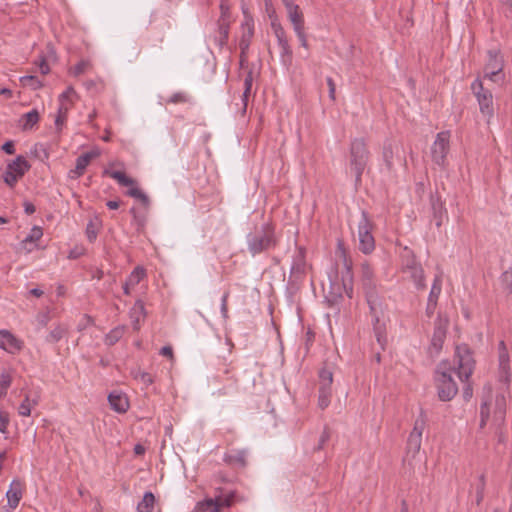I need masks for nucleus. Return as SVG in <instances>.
<instances>
[{"instance_id": "f257e3e1", "label": "nucleus", "mask_w": 512, "mask_h": 512, "mask_svg": "<svg viewBox=\"0 0 512 512\" xmlns=\"http://www.w3.org/2000/svg\"><path fill=\"white\" fill-rule=\"evenodd\" d=\"M457 371L446 361H442L435 371V382L438 397L441 401L452 400L458 392V386L452 378V372H456L461 381L466 382L473 373L475 361L468 347H457Z\"/></svg>"}, {"instance_id": "f03ea898", "label": "nucleus", "mask_w": 512, "mask_h": 512, "mask_svg": "<svg viewBox=\"0 0 512 512\" xmlns=\"http://www.w3.org/2000/svg\"><path fill=\"white\" fill-rule=\"evenodd\" d=\"M334 282L331 279V288L337 291L331 292L330 296H327L328 302L331 304L336 303L342 298V293L345 292L349 298H352L353 294V261L352 258H340L336 260L334 265Z\"/></svg>"}, {"instance_id": "7ed1b4c3", "label": "nucleus", "mask_w": 512, "mask_h": 512, "mask_svg": "<svg viewBox=\"0 0 512 512\" xmlns=\"http://www.w3.org/2000/svg\"><path fill=\"white\" fill-rule=\"evenodd\" d=\"M370 152L364 138H355L350 143L349 166L355 175L356 184L361 182V176L369 161Z\"/></svg>"}, {"instance_id": "20e7f679", "label": "nucleus", "mask_w": 512, "mask_h": 512, "mask_svg": "<svg viewBox=\"0 0 512 512\" xmlns=\"http://www.w3.org/2000/svg\"><path fill=\"white\" fill-rule=\"evenodd\" d=\"M276 243L274 226L271 223H265L251 235L249 249L253 254H259L275 247Z\"/></svg>"}, {"instance_id": "39448f33", "label": "nucleus", "mask_w": 512, "mask_h": 512, "mask_svg": "<svg viewBox=\"0 0 512 512\" xmlns=\"http://www.w3.org/2000/svg\"><path fill=\"white\" fill-rule=\"evenodd\" d=\"M471 90L478 101L480 112L484 116L491 118L494 114L492 92L484 88L483 82L479 78L472 82Z\"/></svg>"}, {"instance_id": "423d86ee", "label": "nucleus", "mask_w": 512, "mask_h": 512, "mask_svg": "<svg viewBox=\"0 0 512 512\" xmlns=\"http://www.w3.org/2000/svg\"><path fill=\"white\" fill-rule=\"evenodd\" d=\"M373 228L372 222L369 220L365 211H362V219L358 226L359 245L358 249L363 254H370L375 248V240L371 233Z\"/></svg>"}, {"instance_id": "0eeeda50", "label": "nucleus", "mask_w": 512, "mask_h": 512, "mask_svg": "<svg viewBox=\"0 0 512 512\" xmlns=\"http://www.w3.org/2000/svg\"><path fill=\"white\" fill-rule=\"evenodd\" d=\"M448 324L449 321L446 317H442L440 314L437 316L434 322V331L431 338V343L428 347V354L430 357L437 356L442 350L443 343L446 338Z\"/></svg>"}, {"instance_id": "6e6552de", "label": "nucleus", "mask_w": 512, "mask_h": 512, "mask_svg": "<svg viewBox=\"0 0 512 512\" xmlns=\"http://www.w3.org/2000/svg\"><path fill=\"white\" fill-rule=\"evenodd\" d=\"M450 132L442 131L437 134L436 140L431 147L432 160L439 166H444L446 156L449 152Z\"/></svg>"}, {"instance_id": "1a4fd4ad", "label": "nucleus", "mask_w": 512, "mask_h": 512, "mask_svg": "<svg viewBox=\"0 0 512 512\" xmlns=\"http://www.w3.org/2000/svg\"><path fill=\"white\" fill-rule=\"evenodd\" d=\"M271 28L274 32V35L277 39V43L279 47L281 48V58L284 65H291L292 63V49L289 45L288 38L286 35V32L279 22V19H274V21L271 23Z\"/></svg>"}, {"instance_id": "9d476101", "label": "nucleus", "mask_w": 512, "mask_h": 512, "mask_svg": "<svg viewBox=\"0 0 512 512\" xmlns=\"http://www.w3.org/2000/svg\"><path fill=\"white\" fill-rule=\"evenodd\" d=\"M498 380L504 384L511 382L510 355L503 340L498 344Z\"/></svg>"}, {"instance_id": "9b49d317", "label": "nucleus", "mask_w": 512, "mask_h": 512, "mask_svg": "<svg viewBox=\"0 0 512 512\" xmlns=\"http://www.w3.org/2000/svg\"><path fill=\"white\" fill-rule=\"evenodd\" d=\"M100 155V152L98 150H91L89 152L83 153L76 159V166L74 169L69 171V178L71 179H78L81 177L87 166L90 164V162L97 158Z\"/></svg>"}, {"instance_id": "f8f14e48", "label": "nucleus", "mask_w": 512, "mask_h": 512, "mask_svg": "<svg viewBox=\"0 0 512 512\" xmlns=\"http://www.w3.org/2000/svg\"><path fill=\"white\" fill-rule=\"evenodd\" d=\"M282 2L287 10V16L293 29L299 30V28L305 27L304 14L299 5L295 4L293 0H282Z\"/></svg>"}, {"instance_id": "ddd939ff", "label": "nucleus", "mask_w": 512, "mask_h": 512, "mask_svg": "<svg viewBox=\"0 0 512 512\" xmlns=\"http://www.w3.org/2000/svg\"><path fill=\"white\" fill-rule=\"evenodd\" d=\"M0 347L9 353H15L23 348V342L8 330H0Z\"/></svg>"}, {"instance_id": "4468645a", "label": "nucleus", "mask_w": 512, "mask_h": 512, "mask_svg": "<svg viewBox=\"0 0 512 512\" xmlns=\"http://www.w3.org/2000/svg\"><path fill=\"white\" fill-rule=\"evenodd\" d=\"M23 490H24V484L19 479H14L11 484L10 488L8 489L6 493L8 506L12 509H15L18 505L20 500L23 496Z\"/></svg>"}, {"instance_id": "2eb2a0df", "label": "nucleus", "mask_w": 512, "mask_h": 512, "mask_svg": "<svg viewBox=\"0 0 512 512\" xmlns=\"http://www.w3.org/2000/svg\"><path fill=\"white\" fill-rule=\"evenodd\" d=\"M431 209L433 214V221L437 228L441 227L443 224L444 217L447 216V211L441 201L440 196L436 194H432L430 196Z\"/></svg>"}, {"instance_id": "dca6fc26", "label": "nucleus", "mask_w": 512, "mask_h": 512, "mask_svg": "<svg viewBox=\"0 0 512 512\" xmlns=\"http://www.w3.org/2000/svg\"><path fill=\"white\" fill-rule=\"evenodd\" d=\"M111 408L118 413H125L129 408V401L125 394L113 391L108 395Z\"/></svg>"}, {"instance_id": "f3484780", "label": "nucleus", "mask_w": 512, "mask_h": 512, "mask_svg": "<svg viewBox=\"0 0 512 512\" xmlns=\"http://www.w3.org/2000/svg\"><path fill=\"white\" fill-rule=\"evenodd\" d=\"M6 168L21 179L25 173L30 170L31 165L24 156L18 155L13 161L7 164Z\"/></svg>"}, {"instance_id": "a211bd4d", "label": "nucleus", "mask_w": 512, "mask_h": 512, "mask_svg": "<svg viewBox=\"0 0 512 512\" xmlns=\"http://www.w3.org/2000/svg\"><path fill=\"white\" fill-rule=\"evenodd\" d=\"M311 269L305 258H294L291 265L290 277L293 281H299Z\"/></svg>"}, {"instance_id": "6ab92c4d", "label": "nucleus", "mask_w": 512, "mask_h": 512, "mask_svg": "<svg viewBox=\"0 0 512 512\" xmlns=\"http://www.w3.org/2000/svg\"><path fill=\"white\" fill-rule=\"evenodd\" d=\"M367 303L369 305V308H370V312L373 316V331H374V334H377V333H384L386 332V328H385V324H381L380 323V320H379V317L376 313V303H377V299H376V296L374 295V292H370V293H367Z\"/></svg>"}, {"instance_id": "aec40b11", "label": "nucleus", "mask_w": 512, "mask_h": 512, "mask_svg": "<svg viewBox=\"0 0 512 512\" xmlns=\"http://www.w3.org/2000/svg\"><path fill=\"white\" fill-rule=\"evenodd\" d=\"M218 491L220 492V494L216 495L214 500L217 501V505H219V512L221 511L222 508H229L236 501H239L235 490H230L225 493L224 489L219 488Z\"/></svg>"}, {"instance_id": "412c9836", "label": "nucleus", "mask_w": 512, "mask_h": 512, "mask_svg": "<svg viewBox=\"0 0 512 512\" xmlns=\"http://www.w3.org/2000/svg\"><path fill=\"white\" fill-rule=\"evenodd\" d=\"M488 61L485 64L484 71L497 70L502 72L504 67L503 58L500 55L499 50H489L488 51Z\"/></svg>"}, {"instance_id": "4be33fe9", "label": "nucleus", "mask_w": 512, "mask_h": 512, "mask_svg": "<svg viewBox=\"0 0 512 512\" xmlns=\"http://www.w3.org/2000/svg\"><path fill=\"white\" fill-rule=\"evenodd\" d=\"M406 268L410 271L411 277L413 278L416 286L423 289L425 287V282L422 267L416 263L414 258H412L411 263L407 264Z\"/></svg>"}, {"instance_id": "5701e85b", "label": "nucleus", "mask_w": 512, "mask_h": 512, "mask_svg": "<svg viewBox=\"0 0 512 512\" xmlns=\"http://www.w3.org/2000/svg\"><path fill=\"white\" fill-rule=\"evenodd\" d=\"M146 316L144 303L141 300H137L131 309V318L133 329L138 331L140 329V320Z\"/></svg>"}, {"instance_id": "b1692460", "label": "nucleus", "mask_w": 512, "mask_h": 512, "mask_svg": "<svg viewBox=\"0 0 512 512\" xmlns=\"http://www.w3.org/2000/svg\"><path fill=\"white\" fill-rule=\"evenodd\" d=\"M483 392L485 395L480 406V418H483V420H488L490 416L489 404L492 395V385L490 383L485 384L483 387Z\"/></svg>"}, {"instance_id": "393cba45", "label": "nucleus", "mask_w": 512, "mask_h": 512, "mask_svg": "<svg viewBox=\"0 0 512 512\" xmlns=\"http://www.w3.org/2000/svg\"><path fill=\"white\" fill-rule=\"evenodd\" d=\"M104 175H108L111 178L115 179L119 185L123 187H131L136 184V181L126 175L125 172L122 171H110L108 169H105L103 171Z\"/></svg>"}, {"instance_id": "a878e982", "label": "nucleus", "mask_w": 512, "mask_h": 512, "mask_svg": "<svg viewBox=\"0 0 512 512\" xmlns=\"http://www.w3.org/2000/svg\"><path fill=\"white\" fill-rule=\"evenodd\" d=\"M43 235V230L41 227L34 226L30 233L25 237V239L22 241L24 244L25 249L28 250V252L32 251V248L28 246L36 245L35 242L40 240V238Z\"/></svg>"}, {"instance_id": "bb28decb", "label": "nucleus", "mask_w": 512, "mask_h": 512, "mask_svg": "<svg viewBox=\"0 0 512 512\" xmlns=\"http://www.w3.org/2000/svg\"><path fill=\"white\" fill-rule=\"evenodd\" d=\"M155 496L152 492H146L143 499L137 505L138 512H152L155 504Z\"/></svg>"}, {"instance_id": "cd10ccee", "label": "nucleus", "mask_w": 512, "mask_h": 512, "mask_svg": "<svg viewBox=\"0 0 512 512\" xmlns=\"http://www.w3.org/2000/svg\"><path fill=\"white\" fill-rule=\"evenodd\" d=\"M126 330V326H117L113 328L106 336H105V344L108 346L115 345L124 335Z\"/></svg>"}, {"instance_id": "c85d7f7f", "label": "nucleus", "mask_w": 512, "mask_h": 512, "mask_svg": "<svg viewBox=\"0 0 512 512\" xmlns=\"http://www.w3.org/2000/svg\"><path fill=\"white\" fill-rule=\"evenodd\" d=\"M318 393V406L320 409L324 410L330 404L332 388L326 386H319Z\"/></svg>"}, {"instance_id": "c756f323", "label": "nucleus", "mask_w": 512, "mask_h": 512, "mask_svg": "<svg viewBox=\"0 0 512 512\" xmlns=\"http://www.w3.org/2000/svg\"><path fill=\"white\" fill-rule=\"evenodd\" d=\"M193 512H219V505L214 498H208L198 502Z\"/></svg>"}, {"instance_id": "7c9ffc66", "label": "nucleus", "mask_w": 512, "mask_h": 512, "mask_svg": "<svg viewBox=\"0 0 512 512\" xmlns=\"http://www.w3.org/2000/svg\"><path fill=\"white\" fill-rule=\"evenodd\" d=\"M383 160L387 169L390 171L393 168V156H394V146L390 140H387L383 144L382 151Z\"/></svg>"}, {"instance_id": "2f4dec72", "label": "nucleus", "mask_w": 512, "mask_h": 512, "mask_svg": "<svg viewBox=\"0 0 512 512\" xmlns=\"http://www.w3.org/2000/svg\"><path fill=\"white\" fill-rule=\"evenodd\" d=\"M506 413V400L503 394H498L495 399L494 417L496 420L504 421Z\"/></svg>"}, {"instance_id": "473e14b6", "label": "nucleus", "mask_w": 512, "mask_h": 512, "mask_svg": "<svg viewBox=\"0 0 512 512\" xmlns=\"http://www.w3.org/2000/svg\"><path fill=\"white\" fill-rule=\"evenodd\" d=\"M22 119L24 120L22 129L30 130L39 122L40 115L36 109H33V110L29 111L28 113L24 114L22 116Z\"/></svg>"}, {"instance_id": "72a5a7b5", "label": "nucleus", "mask_w": 512, "mask_h": 512, "mask_svg": "<svg viewBox=\"0 0 512 512\" xmlns=\"http://www.w3.org/2000/svg\"><path fill=\"white\" fill-rule=\"evenodd\" d=\"M421 443L422 437L409 434L406 446L407 455H412V457H415V455L420 451Z\"/></svg>"}, {"instance_id": "f704fd0d", "label": "nucleus", "mask_w": 512, "mask_h": 512, "mask_svg": "<svg viewBox=\"0 0 512 512\" xmlns=\"http://www.w3.org/2000/svg\"><path fill=\"white\" fill-rule=\"evenodd\" d=\"M426 427V416L423 410L414 422V427L410 432L411 435L422 437L423 431Z\"/></svg>"}, {"instance_id": "c9c22d12", "label": "nucleus", "mask_w": 512, "mask_h": 512, "mask_svg": "<svg viewBox=\"0 0 512 512\" xmlns=\"http://www.w3.org/2000/svg\"><path fill=\"white\" fill-rule=\"evenodd\" d=\"M68 330L63 325H58L55 327L47 336L46 341L49 343H56L60 341L66 334Z\"/></svg>"}, {"instance_id": "e433bc0d", "label": "nucleus", "mask_w": 512, "mask_h": 512, "mask_svg": "<svg viewBox=\"0 0 512 512\" xmlns=\"http://www.w3.org/2000/svg\"><path fill=\"white\" fill-rule=\"evenodd\" d=\"M131 375L135 380H140L145 386L151 385L154 381L151 374L142 371L140 368L132 369Z\"/></svg>"}, {"instance_id": "4c0bfd02", "label": "nucleus", "mask_w": 512, "mask_h": 512, "mask_svg": "<svg viewBox=\"0 0 512 512\" xmlns=\"http://www.w3.org/2000/svg\"><path fill=\"white\" fill-rule=\"evenodd\" d=\"M475 492H476V505H480L484 499V491L486 487V478L484 474H481L478 477V482L475 484Z\"/></svg>"}, {"instance_id": "58836bf2", "label": "nucleus", "mask_w": 512, "mask_h": 512, "mask_svg": "<svg viewBox=\"0 0 512 512\" xmlns=\"http://www.w3.org/2000/svg\"><path fill=\"white\" fill-rule=\"evenodd\" d=\"M230 21H218L219 45L224 46L228 41Z\"/></svg>"}, {"instance_id": "ea45409f", "label": "nucleus", "mask_w": 512, "mask_h": 512, "mask_svg": "<svg viewBox=\"0 0 512 512\" xmlns=\"http://www.w3.org/2000/svg\"><path fill=\"white\" fill-rule=\"evenodd\" d=\"M126 194L130 197L138 199L145 208H147L150 204L149 197L139 188L132 187L126 192Z\"/></svg>"}, {"instance_id": "a19ab883", "label": "nucleus", "mask_w": 512, "mask_h": 512, "mask_svg": "<svg viewBox=\"0 0 512 512\" xmlns=\"http://www.w3.org/2000/svg\"><path fill=\"white\" fill-rule=\"evenodd\" d=\"M501 286L507 295L512 293V267L501 275Z\"/></svg>"}, {"instance_id": "79ce46f5", "label": "nucleus", "mask_w": 512, "mask_h": 512, "mask_svg": "<svg viewBox=\"0 0 512 512\" xmlns=\"http://www.w3.org/2000/svg\"><path fill=\"white\" fill-rule=\"evenodd\" d=\"M20 82L25 87H30L32 90H38L43 86V83L37 76L28 75L20 78Z\"/></svg>"}, {"instance_id": "37998d69", "label": "nucleus", "mask_w": 512, "mask_h": 512, "mask_svg": "<svg viewBox=\"0 0 512 512\" xmlns=\"http://www.w3.org/2000/svg\"><path fill=\"white\" fill-rule=\"evenodd\" d=\"M441 285H442L441 277L437 275L435 277L433 285L431 287L428 301L433 302L434 304H437L438 297L441 293Z\"/></svg>"}, {"instance_id": "c03bdc74", "label": "nucleus", "mask_w": 512, "mask_h": 512, "mask_svg": "<svg viewBox=\"0 0 512 512\" xmlns=\"http://www.w3.org/2000/svg\"><path fill=\"white\" fill-rule=\"evenodd\" d=\"M248 27V30L246 33H243L240 42H239V48L240 50H243V52H247L250 46L251 38L254 33L253 25H246Z\"/></svg>"}, {"instance_id": "a18cd8bd", "label": "nucleus", "mask_w": 512, "mask_h": 512, "mask_svg": "<svg viewBox=\"0 0 512 512\" xmlns=\"http://www.w3.org/2000/svg\"><path fill=\"white\" fill-rule=\"evenodd\" d=\"M145 276L146 270L143 267L138 266L131 272L127 281L132 284V286H136Z\"/></svg>"}, {"instance_id": "49530a36", "label": "nucleus", "mask_w": 512, "mask_h": 512, "mask_svg": "<svg viewBox=\"0 0 512 512\" xmlns=\"http://www.w3.org/2000/svg\"><path fill=\"white\" fill-rule=\"evenodd\" d=\"M333 382V373L332 371L322 368L319 371V386L331 387Z\"/></svg>"}, {"instance_id": "de8ad7c7", "label": "nucleus", "mask_w": 512, "mask_h": 512, "mask_svg": "<svg viewBox=\"0 0 512 512\" xmlns=\"http://www.w3.org/2000/svg\"><path fill=\"white\" fill-rule=\"evenodd\" d=\"M226 461L229 463H238L241 466L246 465V452L244 450L235 451L232 454L227 455Z\"/></svg>"}, {"instance_id": "09e8293b", "label": "nucleus", "mask_w": 512, "mask_h": 512, "mask_svg": "<svg viewBox=\"0 0 512 512\" xmlns=\"http://www.w3.org/2000/svg\"><path fill=\"white\" fill-rule=\"evenodd\" d=\"M12 383V377L9 373L3 372L0 375V399L6 396L7 389Z\"/></svg>"}, {"instance_id": "8fccbe9b", "label": "nucleus", "mask_w": 512, "mask_h": 512, "mask_svg": "<svg viewBox=\"0 0 512 512\" xmlns=\"http://www.w3.org/2000/svg\"><path fill=\"white\" fill-rule=\"evenodd\" d=\"M32 407H34V405L30 401V394H26L18 407V413L24 417L30 416Z\"/></svg>"}, {"instance_id": "3c124183", "label": "nucleus", "mask_w": 512, "mask_h": 512, "mask_svg": "<svg viewBox=\"0 0 512 512\" xmlns=\"http://www.w3.org/2000/svg\"><path fill=\"white\" fill-rule=\"evenodd\" d=\"M69 111V107L65 106L63 103L60 104V107L58 109V115L55 119V125L57 127V130L60 131L63 123L67 119V113Z\"/></svg>"}, {"instance_id": "603ef678", "label": "nucleus", "mask_w": 512, "mask_h": 512, "mask_svg": "<svg viewBox=\"0 0 512 512\" xmlns=\"http://www.w3.org/2000/svg\"><path fill=\"white\" fill-rule=\"evenodd\" d=\"M3 181L10 187V188H14L18 182V180L20 179L19 177H17L13 172H11L10 170H8L6 168V171L4 172L3 176Z\"/></svg>"}, {"instance_id": "864d4df0", "label": "nucleus", "mask_w": 512, "mask_h": 512, "mask_svg": "<svg viewBox=\"0 0 512 512\" xmlns=\"http://www.w3.org/2000/svg\"><path fill=\"white\" fill-rule=\"evenodd\" d=\"M227 385L223 388H219L214 394H217L218 396H225L227 395V388H236L237 386V379L232 375L229 376L227 379Z\"/></svg>"}, {"instance_id": "5fc2aeb1", "label": "nucleus", "mask_w": 512, "mask_h": 512, "mask_svg": "<svg viewBox=\"0 0 512 512\" xmlns=\"http://www.w3.org/2000/svg\"><path fill=\"white\" fill-rule=\"evenodd\" d=\"M189 101V97L182 92L174 93L168 100L167 103L169 104H179V103H186Z\"/></svg>"}, {"instance_id": "6e6d98bb", "label": "nucleus", "mask_w": 512, "mask_h": 512, "mask_svg": "<svg viewBox=\"0 0 512 512\" xmlns=\"http://www.w3.org/2000/svg\"><path fill=\"white\" fill-rule=\"evenodd\" d=\"M221 16L219 20L230 21V6L228 0H221L220 3Z\"/></svg>"}, {"instance_id": "4d7b16f0", "label": "nucleus", "mask_w": 512, "mask_h": 512, "mask_svg": "<svg viewBox=\"0 0 512 512\" xmlns=\"http://www.w3.org/2000/svg\"><path fill=\"white\" fill-rule=\"evenodd\" d=\"M9 414L4 411H0V432L6 434L9 425Z\"/></svg>"}, {"instance_id": "13d9d810", "label": "nucleus", "mask_w": 512, "mask_h": 512, "mask_svg": "<svg viewBox=\"0 0 512 512\" xmlns=\"http://www.w3.org/2000/svg\"><path fill=\"white\" fill-rule=\"evenodd\" d=\"M329 439H330V432H329V429L327 427H325L322 434L320 435L318 445L315 447V450L319 451V450L323 449L324 445L328 442Z\"/></svg>"}, {"instance_id": "bf43d9fd", "label": "nucleus", "mask_w": 512, "mask_h": 512, "mask_svg": "<svg viewBox=\"0 0 512 512\" xmlns=\"http://www.w3.org/2000/svg\"><path fill=\"white\" fill-rule=\"evenodd\" d=\"M252 82H253V72L250 70L247 73V75L245 77V81H244V86H245L244 93H243L244 98H247L248 95L250 94L251 88H252Z\"/></svg>"}, {"instance_id": "052dcab7", "label": "nucleus", "mask_w": 512, "mask_h": 512, "mask_svg": "<svg viewBox=\"0 0 512 512\" xmlns=\"http://www.w3.org/2000/svg\"><path fill=\"white\" fill-rule=\"evenodd\" d=\"M266 12L268 14V17L271 20V23L274 21V19H278V16L276 14V11L273 7L272 0H264Z\"/></svg>"}, {"instance_id": "680f3d73", "label": "nucleus", "mask_w": 512, "mask_h": 512, "mask_svg": "<svg viewBox=\"0 0 512 512\" xmlns=\"http://www.w3.org/2000/svg\"><path fill=\"white\" fill-rule=\"evenodd\" d=\"M302 47L308 48L307 36L305 33V27L299 28V30H294Z\"/></svg>"}, {"instance_id": "e2e57ef3", "label": "nucleus", "mask_w": 512, "mask_h": 512, "mask_svg": "<svg viewBox=\"0 0 512 512\" xmlns=\"http://www.w3.org/2000/svg\"><path fill=\"white\" fill-rule=\"evenodd\" d=\"M302 47L308 48L307 36L305 33V27L299 28V30H294Z\"/></svg>"}, {"instance_id": "0e129e2a", "label": "nucleus", "mask_w": 512, "mask_h": 512, "mask_svg": "<svg viewBox=\"0 0 512 512\" xmlns=\"http://www.w3.org/2000/svg\"><path fill=\"white\" fill-rule=\"evenodd\" d=\"M87 66H88V62H86V61H84V60L80 61V62H79V63H77V64L75 65V67L73 68V72H72V73H73V75H74V76H78V75H80V74L84 73V72H85V70H86V67H87Z\"/></svg>"}, {"instance_id": "69168bd1", "label": "nucleus", "mask_w": 512, "mask_h": 512, "mask_svg": "<svg viewBox=\"0 0 512 512\" xmlns=\"http://www.w3.org/2000/svg\"><path fill=\"white\" fill-rule=\"evenodd\" d=\"M76 95V91L72 86H69L60 96L59 101L63 103L64 100H71V97Z\"/></svg>"}, {"instance_id": "338daca9", "label": "nucleus", "mask_w": 512, "mask_h": 512, "mask_svg": "<svg viewBox=\"0 0 512 512\" xmlns=\"http://www.w3.org/2000/svg\"><path fill=\"white\" fill-rule=\"evenodd\" d=\"M86 234L90 241H93L94 239H96L97 231H96L95 225L92 222L88 223V225L86 227Z\"/></svg>"}, {"instance_id": "774afa93", "label": "nucleus", "mask_w": 512, "mask_h": 512, "mask_svg": "<svg viewBox=\"0 0 512 512\" xmlns=\"http://www.w3.org/2000/svg\"><path fill=\"white\" fill-rule=\"evenodd\" d=\"M2 150L6 153V154H9V155H13L15 153V145H14V142L9 140V141H6L3 145H2Z\"/></svg>"}]
</instances>
